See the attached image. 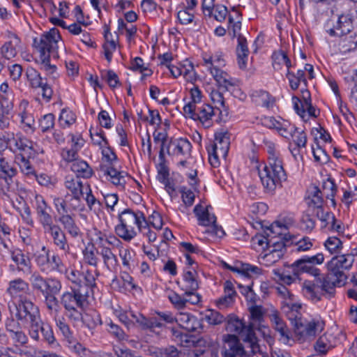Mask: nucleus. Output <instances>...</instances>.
<instances>
[{"instance_id":"f257e3e1","label":"nucleus","mask_w":357,"mask_h":357,"mask_svg":"<svg viewBox=\"0 0 357 357\" xmlns=\"http://www.w3.org/2000/svg\"><path fill=\"white\" fill-rule=\"evenodd\" d=\"M344 283L345 280L342 278V275L328 268L326 274L320 275L319 273L314 281L305 280L303 284V293L314 302L321 301L322 296L330 299L335 296V287Z\"/></svg>"},{"instance_id":"f03ea898","label":"nucleus","mask_w":357,"mask_h":357,"mask_svg":"<svg viewBox=\"0 0 357 357\" xmlns=\"http://www.w3.org/2000/svg\"><path fill=\"white\" fill-rule=\"evenodd\" d=\"M61 38L59 31L56 28L51 29L48 32L41 35L40 40L33 39V45L40 52V68L47 72L49 75L55 78L56 74V66L50 63V53L57 47V43Z\"/></svg>"},{"instance_id":"7ed1b4c3","label":"nucleus","mask_w":357,"mask_h":357,"mask_svg":"<svg viewBox=\"0 0 357 357\" xmlns=\"http://www.w3.org/2000/svg\"><path fill=\"white\" fill-rule=\"evenodd\" d=\"M120 224L116 226V234L126 241H130L134 238L137 232L135 226L138 229L143 228V224L146 225L145 216L142 212H135L130 208H126L119 215Z\"/></svg>"},{"instance_id":"20e7f679","label":"nucleus","mask_w":357,"mask_h":357,"mask_svg":"<svg viewBox=\"0 0 357 357\" xmlns=\"http://www.w3.org/2000/svg\"><path fill=\"white\" fill-rule=\"evenodd\" d=\"M102 153L109 164L108 165H100V171L105 176H109V181L114 185L123 188L126 183V177L128 174L123 171H119L114 167L113 162L117 160L116 155L110 147L102 149Z\"/></svg>"},{"instance_id":"39448f33","label":"nucleus","mask_w":357,"mask_h":357,"mask_svg":"<svg viewBox=\"0 0 357 357\" xmlns=\"http://www.w3.org/2000/svg\"><path fill=\"white\" fill-rule=\"evenodd\" d=\"M324 260V255L321 253L311 257L304 256L290 266L291 273L295 277H298L301 274L306 273L316 278L319 273V269L315 265L321 264Z\"/></svg>"},{"instance_id":"423d86ee","label":"nucleus","mask_w":357,"mask_h":357,"mask_svg":"<svg viewBox=\"0 0 357 357\" xmlns=\"http://www.w3.org/2000/svg\"><path fill=\"white\" fill-rule=\"evenodd\" d=\"M354 18L349 14H341L336 19L331 18L327 21L324 28L326 31L333 37H342L354 29Z\"/></svg>"},{"instance_id":"0eeeda50","label":"nucleus","mask_w":357,"mask_h":357,"mask_svg":"<svg viewBox=\"0 0 357 357\" xmlns=\"http://www.w3.org/2000/svg\"><path fill=\"white\" fill-rule=\"evenodd\" d=\"M90 295L84 289L72 288L71 291L64 292L61 296V303L64 309L80 307L84 310L89 305Z\"/></svg>"},{"instance_id":"6e6552de","label":"nucleus","mask_w":357,"mask_h":357,"mask_svg":"<svg viewBox=\"0 0 357 357\" xmlns=\"http://www.w3.org/2000/svg\"><path fill=\"white\" fill-rule=\"evenodd\" d=\"M14 307L15 317L21 321L27 323L40 316L38 306L26 298L20 299L17 303H14Z\"/></svg>"},{"instance_id":"1a4fd4ad","label":"nucleus","mask_w":357,"mask_h":357,"mask_svg":"<svg viewBox=\"0 0 357 357\" xmlns=\"http://www.w3.org/2000/svg\"><path fill=\"white\" fill-rule=\"evenodd\" d=\"M294 333L300 340L305 341L313 338L318 331L324 329V325L319 321H303L302 319L296 322Z\"/></svg>"},{"instance_id":"9d476101","label":"nucleus","mask_w":357,"mask_h":357,"mask_svg":"<svg viewBox=\"0 0 357 357\" xmlns=\"http://www.w3.org/2000/svg\"><path fill=\"white\" fill-rule=\"evenodd\" d=\"M33 291L43 295L61 284V282L53 278H44L40 273L33 272L29 278Z\"/></svg>"},{"instance_id":"9b49d317","label":"nucleus","mask_w":357,"mask_h":357,"mask_svg":"<svg viewBox=\"0 0 357 357\" xmlns=\"http://www.w3.org/2000/svg\"><path fill=\"white\" fill-rule=\"evenodd\" d=\"M224 347L222 351V357H243L245 354L244 348L236 335H224Z\"/></svg>"},{"instance_id":"f8f14e48","label":"nucleus","mask_w":357,"mask_h":357,"mask_svg":"<svg viewBox=\"0 0 357 357\" xmlns=\"http://www.w3.org/2000/svg\"><path fill=\"white\" fill-rule=\"evenodd\" d=\"M248 310L251 322L248 326L247 336L248 338L251 339L255 334V330L260 331L261 329L266 311L261 305H251Z\"/></svg>"},{"instance_id":"ddd939ff","label":"nucleus","mask_w":357,"mask_h":357,"mask_svg":"<svg viewBox=\"0 0 357 357\" xmlns=\"http://www.w3.org/2000/svg\"><path fill=\"white\" fill-rule=\"evenodd\" d=\"M192 144L185 138H180L171 140L167 147L169 155L183 156L186 159L191 157Z\"/></svg>"},{"instance_id":"4468645a","label":"nucleus","mask_w":357,"mask_h":357,"mask_svg":"<svg viewBox=\"0 0 357 357\" xmlns=\"http://www.w3.org/2000/svg\"><path fill=\"white\" fill-rule=\"evenodd\" d=\"M176 322L180 327L190 332H200L202 328V320L188 312H180L176 316Z\"/></svg>"},{"instance_id":"2eb2a0df","label":"nucleus","mask_w":357,"mask_h":357,"mask_svg":"<svg viewBox=\"0 0 357 357\" xmlns=\"http://www.w3.org/2000/svg\"><path fill=\"white\" fill-rule=\"evenodd\" d=\"M44 231L51 236L54 245L66 253L69 252L70 247L66 234L59 225L54 224Z\"/></svg>"},{"instance_id":"dca6fc26","label":"nucleus","mask_w":357,"mask_h":357,"mask_svg":"<svg viewBox=\"0 0 357 357\" xmlns=\"http://www.w3.org/2000/svg\"><path fill=\"white\" fill-rule=\"evenodd\" d=\"M268 165H265L271 172L278 174V177L280 178H287V174L283 167V163L280 154L275 151L274 148L269 146L268 150Z\"/></svg>"},{"instance_id":"f3484780","label":"nucleus","mask_w":357,"mask_h":357,"mask_svg":"<svg viewBox=\"0 0 357 357\" xmlns=\"http://www.w3.org/2000/svg\"><path fill=\"white\" fill-rule=\"evenodd\" d=\"M354 256L351 255H342L333 257L328 264V268L339 272L342 278L346 280L347 276L343 269H349L352 266Z\"/></svg>"},{"instance_id":"a211bd4d","label":"nucleus","mask_w":357,"mask_h":357,"mask_svg":"<svg viewBox=\"0 0 357 357\" xmlns=\"http://www.w3.org/2000/svg\"><path fill=\"white\" fill-rule=\"evenodd\" d=\"M258 173L264 188L268 191L274 190L278 185L287 180V178H278V174L271 172L267 167H264L262 170L259 169Z\"/></svg>"},{"instance_id":"6ab92c4d","label":"nucleus","mask_w":357,"mask_h":357,"mask_svg":"<svg viewBox=\"0 0 357 357\" xmlns=\"http://www.w3.org/2000/svg\"><path fill=\"white\" fill-rule=\"evenodd\" d=\"M13 104L11 100L5 96H0V128H8L12 117Z\"/></svg>"},{"instance_id":"aec40b11","label":"nucleus","mask_w":357,"mask_h":357,"mask_svg":"<svg viewBox=\"0 0 357 357\" xmlns=\"http://www.w3.org/2000/svg\"><path fill=\"white\" fill-rule=\"evenodd\" d=\"M211 206L204 207L201 204H197L193 212L197 218L198 224L204 227H210L213 223H216V217L214 214L209 213Z\"/></svg>"},{"instance_id":"412c9836","label":"nucleus","mask_w":357,"mask_h":357,"mask_svg":"<svg viewBox=\"0 0 357 357\" xmlns=\"http://www.w3.org/2000/svg\"><path fill=\"white\" fill-rule=\"evenodd\" d=\"M270 319L273 324L274 329L280 333L281 338L284 342L290 340L291 332L284 321L279 316L278 311L274 310L270 314Z\"/></svg>"},{"instance_id":"4be33fe9","label":"nucleus","mask_w":357,"mask_h":357,"mask_svg":"<svg viewBox=\"0 0 357 357\" xmlns=\"http://www.w3.org/2000/svg\"><path fill=\"white\" fill-rule=\"evenodd\" d=\"M210 71L220 88L229 91L231 87L235 86L234 79L230 77L227 73L217 67L210 68Z\"/></svg>"},{"instance_id":"5701e85b","label":"nucleus","mask_w":357,"mask_h":357,"mask_svg":"<svg viewBox=\"0 0 357 357\" xmlns=\"http://www.w3.org/2000/svg\"><path fill=\"white\" fill-rule=\"evenodd\" d=\"M196 275L197 273L195 271H185L184 272L181 289L185 291V296L192 295L193 292L199 288Z\"/></svg>"},{"instance_id":"b1692460","label":"nucleus","mask_w":357,"mask_h":357,"mask_svg":"<svg viewBox=\"0 0 357 357\" xmlns=\"http://www.w3.org/2000/svg\"><path fill=\"white\" fill-rule=\"evenodd\" d=\"M13 148L14 151H19L20 152L21 157L22 155H24L30 158L33 155L32 142L26 137L18 136L15 137L14 135H13L12 149Z\"/></svg>"},{"instance_id":"393cba45","label":"nucleus","mask_w":357,"mask_h":357,"mask_svg":"<svg viewBox=\"0 0 357 357\" xmlns=\"http://www.w3.org/2000/svg\"><path fill=\"white\" fill-rule=\"evenodd\" d=\"M96 252L101 256L104 265L106 268L112 271L118 266L117 257L112 251V248L107 245H101L100 248H97Z\"/></svg>"},{"instance_id":"a878e982","label":"nucleus","mask_w":357,"mask_h":357,"mask_svg":"<svg viewBox=\"0 0 357 357\" xmlns=\"http://www.w3.org/2000/svg\"><path fill=\"white\" fill-rule=\"evenodd\" d=\"M249 54L246 38L241 34L238 36V45L236 54L238 64L241 69H245L247 66V59Z\"/></svg>"},{"instance_id":"bb28decb","label":"nucleus","mask_w":357,"mask_h":357,"mask_svg":"<svg viewBox=\"0 0 357 357\" xmlns=\"http://www.w3.org/2000/svg\"><path fill=\"white\" fill-rule=\"evenodd\" d=\"M9 40L6 42L1 47V53L6 59H10L16 56L18 47L20 43V39L14 33L9 35Z\"/></svg>"},{"instance_id":"cd10ccee","label":"nucleus","mask_w":357,"mask_h":357,"mask_svg":"<svg viewBox=\"0 0 357 357\" xmlns=\"http://www.w3.org/2000/svg\"><path fill=\"white\" fill-rule=\"evenodd\" d=\"M86 184H83L77 176L68 175L65 178V187L70 192L72 195H84Z\"/></svg>"},{"instance_id":"c85d7f7f","label":"nucleus","mask_w":357,"mask_h":357,"mask_svg":"<svg viewBox=\"0 0 357 357\" xmlns=\"http://www.w3.org/2000/svg\"><path fill=\"white\" fill-rule=\"evenodd\" d=\"M11 259L17 266L19 271L31 272V262L29 257L22 250H17L11 252Z\"/></svg>"},{"instance_id":"c756f323","label":"nucleus","mask_w":357,"mask_h":357,"mask_svg":"<svg viewBox=\"0 0 357 357\" xmlns=\"http://www.w3.org/2000/svg\"><path fill=\"white\" fill-rule=\"evenodd\" d=\"M195 120H199L206 127L212 125L211 119L214 115V109L208 104H204L197 107Z\"/></svg>"},{"instance_id":"7c9ffc66","label":"nucleus","mask_w":357,"mask_h":357,"mask_svg":"<svg viewBox=\"0 0 357 357\" xmlns=\"http://www.w3.org/2000/svg\"><path fill=\"white\" fill-rule=\"evenodd\" d=\"M71 170L78 178H89L92 176L93 171L89 164L82 160H77L72 163Z\"/></svg>"},{"instance_id":"2f4dec72","label":"nucleus","mask_w":357,"mask_h":357,"mask_svg":"<svg viewBox=\"0 0 357 357\" xmlns=\"http://www.w3.org/2000/svg\"><path fill=\"white\" fill-rule=\"evenodd\" d=\"M179 338V344L183 347H209L211 345L210 341H206L204 338L197 339L196 337L189 335L188 334L181 333L177 336Z\"/></svg>"},{"instance_id":"473e14b6","label":"nucleus","mask_w":357,"mask_h":357,"mask_svg":"<svg viewBox=\"0 0 357 357\" xmlns=\"http://www.w3.org/2000/svg\"><path fill=\"white\" fill-rule=\"evenodd\" d=\"M59 222L63 225L64 229L73 238L81 236L79 227L75 223L73 217L68 215H60Z\"/></svg>"},{"instance_id":"72a5a7b5","label":"nucleus","mask_w":357,"mask_h":357,"mask_svg":"<svg viewBox=\"0 0 357 357\" xmlns=\"http://www.w3.org/2000/svg\"><path fill=\"white\" fill-rule=\"evenodd\" d=\"M248 326L234 314H229L227 318L226 330L230 333L241 334L245 331L247 333Z\"/></svg>"},{"instance_id":"f704fd0d","label":"nucleus","mask_w":357,"mask_h":357,"mask_svg":"<svg viewBox=\"0 0 357 357\" xmlns=\"http://www.w3.org/2000/svg\"><path fill=\"white\" fill-rule=\"evenodd\" d=\"M214 145H217L220 157L225 159L230 145L229 137L227 132L215 135Z\"/></svg>"},{"instance_id":"c9c22d12","label":"nucleus","mask_w":357,"mask_h":357,"mask_svg":"<svg viewBox=\"0 0 357 357\" xmlns=\"http://www.w3.org/2000/svg\"><path fill=\"white\" fill-rule=\"evenodd\" d=\"M29 289V284L22 278L11 280L7 291L12 297L20 296Z\"/></svg>"},{"instance_id":"e433bc0d","label":"nucleus","mask_w":357,"mask_h":357,"mask_svg":"<svg viewBox=\"0 0 357 357\" xmlns=\"http://www.w3.org/2000/svg\"><path fill=\"white\" fill-rule=\"evenodd\" d=\"M324 199L321 196V191L317 186L313 188V190L307 198L308 205V211H312L315 209L323 207Z\"/></svg>"},{"instance_id":"4c0bfd02","label":"nucleus","mask_w":357,"mask_h":357,"mask_svg":"<svg viewBox=\"0 0 357 357\" xmlns=\"http://www.w3.org/2000/svg\"><path fill=\"white\" fill-rule=\"evenodd\" d=\"M61 287V284H60L55 287L53 291L50 290L51 291H48L46 294L42 295L45 298V302L47 309L50 311L54 310L56 312H59V300L56 298V295L60 292Z\"/></svg>"},{"instance_id":"58836bf2","label":"nucleus","mask_w":357,"mask_h":357,"mask_svg":"<svg viewBox=\"0 0 357 357\" xmlns=\"http://www.w3.org/2000/svg\"><path fill=\"white\" fill-rule=\"evenodd\" d=\"M16 174V169L10 166L6 161L5 158H0V178L5 180L8 187L9 188L12 183V178Z\"/></svg>"},{"instance_id":"ea45409f","label":"nucleus","mask_w":357,"mask_h":357,"mask_svg":"<svg viewBox=\"0 0 357 357\" xmlns=\"http://www.w3.org/2000/svg\"><path fill=\"white\" fill-rule=\"evenodd\" d=\"M84 278H82V282L78 286V289H84L87 294H93V289L96 287V277L91 271L87 270L82 272Z\"/></svg>"},{"instance_id":"a19ab883","label":"nucleus","mask_w":357,"mask_h":357,"mask_svg":"<svg viewBox=\"0 0 357 357\" xmlns=\"http://www.w3.org/2000/svg\"><path fill=\"white\" fill-rule=\"evenodd\" d=\"M109 36H111L109 28L105 26L104 37L105 39V43L102 45L104 50V54L107 61L109 63L112 59V54L116 50V43L114 40L109 39Z\"/></svg>"},{"instance_id":"79ce46f5","label":"nucleus","mask_w":357,"mask_h":357,"mask_svg":"<svg viewBox=\"0 0 357 357\" xmlns=\"http://www.w3.org/2000/svg\"><path fill=\"white\" fill-rule=\"evenodd\" d=\"M286 77L289 82V86L292 90H296L301 82H303L305 86L307 84L305 71L303 70H298L296 73L287 70Z\"/></svg>"},{"instance_id":"37998d69","label":"nucleus","mask_w":357,"mask_h":357,"mask_svg":"<svg viewBox=\"0 0 357 357\" xmlns=\"http://www.w3.org/2000/svg\"><path fill=\"white\" fill-rule=\"evenodd\" d=\"M137 324L141 326L142 329H149L151 331H152L153 328L155 327L161 328L163 326V324L161 323V321L158 320L157 317H151L148 319L142 314H139Z\"/></svg>"},{"instance_id":"c03bdc74","label":"nucleus","mask_w":357,"mask_h":357,"mask_svg":"<svg viewBox=\"0 0 357 357\" xmlns=\"http://www.w3.org/2000/svg\"><path fill=\"white\" fill-rule=\"evenodd\" d=\"M97 248L93 245H88L83 250L84 261L86 264L96 267L98 264Z\"/></svg>"},{"instance_id":"a18cd8bd","label":"nucleus","mask_w":357,"mask_h":357,"mask_svg":"<svg viewBox=\"0 0 357 357\" xmlns=\"http://www.w3.org/2000/svg\"><path fill=\"white\" fill-rule=\"evenodd\" d=\"M26 324H29V333L30 337L35 340H38L40 338V332H42V328L46 324H44L40 319V316L35 318V319L31 320Z\"/></svg>"},{"instance_id":"49530a36","label":"nucleus","mask_w":357,"mask_h":357,"mask_svg":"<svg viewBox=\"0 0 357 357\" xmlns=\"http://www.w3.org/2000/svg\"><path fill=\"white\" fill-rule=\"evenodd\" d=\"M26 76L32 88H39L43 83L40 74L32 67H29L26 70Z\"/></svg>"},{"instance_id":"de8ad7c7","label":"nucleus","mask_w":357,"mask_h":357,"mask_svg":"<svg viewBox=\"0 0 357 357\" xmlns=\"http://www.w3.org/2000/svg\"><path fill=\"white\" fill-rule=\"evenodd\" d=\"M55 321L66 342L73 337V334L63 317H55Z\"/></svg>"},{"instance_id":"09e8293b","label":"nucleus","mask_w":357,"mask_h":357,"mask_svg":"<svg viewBox=\"0 0 357 357\" xmlns=\"http://www.w3.org/2000/svg\"><path fill=\"white\" fill-rule=\"evenodd\" d=\"M50 250L45 246L41 249V252L36 255V263L42 271H45V267L48 265Z\"/></svg>"},{"instance_id":"8fccbe9b","label":"nucleus","mask_w":357,"mask_h":357,"mask_svg":"<svg viewBox=\"0 0 357 357\" xmlns=\"http://www.w3.org/2000/svg\"><path fill=\"white\" fill-rule=\"evenodd\" d=\"M294 243L293 241L291 242L290 239H287L286 234H284L283 237H280V241H274L272 239V242L271 243V247H272L271 250L274 252L280 251L282 253V255H284L286 248Z\"/></svg>"},{"instance_id":"3c124183","label":"nucleus","mask_w":357,"mask_h":357,"mask_svg":"<svg viewBox=\"0 0 357 357\" xmlns=\"http://www.w3.org/2000/svg\"><path fill=\"white\" fill-rule=\"evenodd\" d=\"M48 265L51 267V270L59 273H63L66 267L58 254L50 252Z\"/></svg>"},{"instance_id":"603ef678","label":"nucleus","mask_w":357,"mask_h":357,"mask_svg":"<svg viewBox=\"0 0 357 357\" xmlns=\"http://www.w3.org/2000/svg\"><path fill=\"white\" fill-rule=\"evenodd\" d=\"M153 135V141L155 143H161L159 151V159L163 160L165 155V149L167 139V133L166 132H158L155 130Z\"/></svg>"},{"instance_id":"864d4df0","label":"nucleus","mask_w":357,"mask_h":357,"mask_svg":"<svg viewBox=\"0 0 357 357\" xmlns=\"http://www.w3.org/2000/svg\"><path fill=\"white\" fill-rule=\"evenodd\" d=\"M63 273H65L66 278L75 284L73 288H78V286L82 282V278H84L82 272L77 270L65 269Z\"/></svg>"},{"instance_id":"5fc2aeb1","label":"nucleus","mask_w":357,"mask_h":357,"mask_svg":"<svg viewBox=\"0 0 357 357\" xmlns=\"http://www.w3.org/2000/svg\"><path fill=\"white\" fill-rule=\"evenodd\" d=\"M286 229L287 228L284 225L276 221L271 224V226L264 231V234L268 236H270V238L273 237V240L277 236L282 235V231Z\"/></svg>"},{"instance_id":"6e6d98bb","label":"nucleus","mask_w":357,"mask_h":357,"mask_svg":"<svg viewBox=\"0 0 357 357\" xmlns=\"http://www.w3.org/2000/svg\"><path fill=\"white\" fill-rule=\"evenodd\" d=\"M324 245L331 254H333L339 252L342 247V243L337 237L331 236L326 241Z\"/></svg>"},{"instance_id":"4d7b16f0","label":"nucleus","mask_w":357,"mask_h":357,"mask_svg":"<svg viewBox=\"0 0 357 357\" xmlns=\"http://www.w3.org/2000/svg\"><path fill=\"white\" fill-rule=\"evenodd\" d=\"M294 143L298 148H305L307 144V135L303 130L296 128V130L292 133L291 137Z\"/></svg>"},{"instance_id":"13d9d810","label":"nucleus","mask_w":357,"mask_h":357,"mask_svg":"<svg viewBox=\"0 0 357 357\" xmlns=\"http://www.w3.org/2000/svg\"><path fill=\"white\" fill-rule=\"evenodd\" d=\"M179 192L181 194V199L186 207L192 206L195 202V193L185 186H181L179 188Z\"/></svg>"},{"instance_id":"bf43d9fd","label":"nucleus","mask_w":357,"mask_h":357,"mask_svg":"<svg viewBox=\"0 0 357 357\" xmlns=\"http://www.w3.org/2000/svg\"><path fill=\"white\" fill-rule=\"evenodd\" d=\"M53 204L60 215H68V200H65L62 197H54L53 198Z\"/></svg>"},{"instance_id":"052dcab7","label":"nucleus","mask_w":357,"mask_h":357,"mask_svg":"<svg viewBox=\"0 0 357 357\" xmlns=\"http://www.w3.org/2000/svg\"><path fill=\"white\" fill-rule=\"evenodd\" d=\"M205 319L208 324L218 325L225 321V317L219 312L214 310H208L205 314Z\"/></svg>"},{"instance_id":"680f3d73","label":"nucleus","mask_w":357,"mask_h":357,"mask_svg":"<svg viewBox=\"0 0 357 357\" xmlns=\"http://www.w3.org/2000/svg\"><path fill=\"white\" fill-rule=\"evenodd\" d=\"M312 213L314 214L319 220H320L324 225V227H326L329 225L331 220H335V215L331 212L324 213L323 207L312 211Z\"/></svg>"},{"instance_id":"e2e57ef3","label":"nucleus","mask_w":357,"mask_h":357,"mask_svg":"<svg viewBox=\"0 0 357 357\" xmlns=\"http://www.w3.org/2000/svg\"><path fill=\"white\" fill-rule=\"evenodd\" d=\"M332 345L328 340L326 335H324L317 340L314 344V349L320 354H326L331 348Z\"/></svg>"},{"instance_id":"0e129e2a","label":"nucleus","mask_w":357,"mask_h":357,"mask_svg":"<svg viewBox=\"0 0 357 357\" xmlns=\"http://www.w3.org/2000/svg\"><path fill=\"white\" fill-rule=\"evenodd\" d=\"M89 132L93 144L98 145L101 148L103 147V146L108 145V141L104 136V132L102 130H100V132L96 131L94 132L93 129L91 128Z\"/></svg>"},{"instance_id":"69168bd1","label":"nucleus","mask_w":357,"mask_h":357,"mask_svg":"<svg viewBox=\"0 0 357 357\" xmlns=\"http://www.w3.org/2000/svg\"><path fill=\"white\" fill-rule=\"evenodd\" d=\"M272 59L274 69L278 70L281 68L282 66L287 63V55L284 52L279 51L273 53Z\"/></svg>"},{"instance_id":"338daca9","label":"nucleus","mask_w":357,"mask_h":357,"mask_svg":"<svg viewBox=\"0 0 357 357\" xmlns=\"http://www.w3.org/2000/svg\"><path fill=\"white\" fill-rule=\"evenodd\" d=\"M50 211H41L36 212L39 222L41 224L43 229L54 225L53 219Z\"/></svg>"},{"instance_id":"774afa93","label":"nucleus","mask_w":357,"mask_h":357,"mask_svg":"<svg viewBox=\"0 0 357 357\" xmlns=\"http://www.w3.org/2000/svg\"><path fill=\"white\" fill-rule=\"evenodd\" d=\"M84 323L89 328L93 329L97 326L101 325L102 321L100 314L94 312L86 314Z\"/></svg>"}]
</instances>
